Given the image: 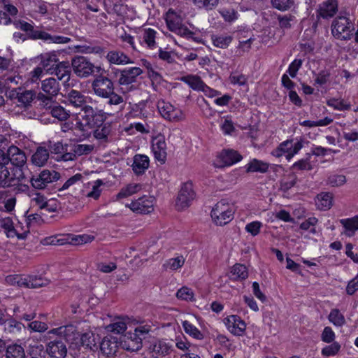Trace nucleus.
<instances>
[{"label": "nucleus", "mask_w": 358, "mask_h": 358, "mask_svg": "<svg viewBox=\"0 0 358 358\" xmlns=\"http://www.w3.org/2000/svg\"><path fill=\"white\" fill-rule=\"evenodd\" d=\"M106 59L110 64L124 65L134 63L133 61L124 52L112 50L108 52Z\"/></svg>", "instance_id": "nucleus-29"}, {"label": "nucleus", "mask_w": 358, "mask_h": 358, "mask_svg": "<svg viewBox=\"0 0 358 358\" xmlns=\"http://www.w3.org/2000/svg\"><path fill=\"white\" fill-rule=\"evenodd\" d=\"M338 11L337 0H327L319 5L317 14L320 17L325 19L330 18L335 15Z\"/></svg>", "instance_id": "nucleus-24"}, {"label": "nucleus", "mask_w": 358, "mask_h": 358, "mask_svg": "<svg viewBox=\"0 0 358 358\" xmlns=\"http://www.w3.org/2000/svg\"><path fill=\"white\" fill-rule=\"evenodd\" d=\"M268 168V163L257 159H252L245 165L247 172L266 173Z\"/></svg>", "instance_id": "nucleus-38"}, {"label": "nucleus", "mask_w": 358, "mask_h": 358, "mask_svg": "<svg viewBox=\"0 0 358 358\" xmlns=\"http://www.w3.org/2000/svg\"><path fill=\"white\" fill-rule=\"evenodd\" d=\"M336 334L331 327H326L321 334V340L327 343H331L334 341Z\"/></svg>", "instance_id": "nucleus-62"}, {"label": "nucleus", "mask_w": 358, "mask_h": 358, "mask_svg": "<svg viewBox=\"0 0 358 358\" xmlns=\"http://www.w3.org/2000/svg\"><path fill=\"white\" fill-rule=\"evenodd\" d=\"M293 0H271L272 6L280 10H286L293 4Z\"/></svg>", "instance_id": "nucleus-64"}, {"label": "nucleus", "mask_w": 358, "mask_h": 358, "mask_svg": "<svg viewBox=\"0 0 358 358\" xmlns=\"http://www.w3.org/2000/svg\"><path fill=\"white\" fill-rule=\"evenodd\" d=\"M263 224L259 221H253L245 225V230L252 236H256L260 233Z\"/></svg>", "instance_id": "nucleus-57"}, {"label": "nucleus", "mask_w": 358, "mask_h": 358, "mask_svg": "<svg viewBox=\"0 0 358 358\" xmlns=\"http://www.w3.org/2000/svg\"><path fill=\"white\" fill-rule=\"evenodd\" d=\"M142 189V185L138 183H129L122 187L116 195V200H120L138 193Z\"/></svg>", "instance_id": "nucleus-34"}, {"label": "nucleus", "mask_w": 358, "mask_h": 358, "mask_svg": "<svg viewBox=\"0 0 358 358\" xmlns=\"http://www.w3.org/2000/svg\"><path fill=\"white\" fill-rule=\"evenodd\" d=\"M49 158V152L47 149L39 147L31 157L32 163L36 166H44Z\"/></svg>", "instance_id": "nucleus-37"}, {"label": "nucleus", "mask_w": 358, "mask_h": 358, "mask_svg": "<svg viewBox=\"0 0 358 358\" xmlns=\"http://www.w3.org/2000/svg\"><path fill=\"white\" fill-rule=\"evenodd\" d=\"M194 199V192L191 182H186L181 187L178 193L176 206L178 210H182L189 206Z\"/></svg>", "instance_id": "nucleus-15"}, {"label": "nucleus", "mask_w": 358, "mask_h": 358, "mask_svg": "<svg viewBox=\"0 0 358 358\" xmlns=\"http://www.w3.org/2000/svg\"><path fill=\"white\" fill-rule=\"evenodd\" d=\"M180 80L194 90L201 91L205 85L200 77L195 75H187L182 77Z\"/></svg>", "instance_id": "nucleus-43"}, {"label": "nucleus", "mask_w": 358, "mask_h": 358, "mask_svg": "<svg viewBox=\"0 0 358 358\" xmlns=\"http://www.w3.org/2000/svg\"><path fill=\"white\" fill-rule=\"evenodd\" d=\"M92 90L96 95L102 98H108L114 90L113 83L106 76H98L92 83Z\"/></svg>", "instance_id": "nucleus-14"}, {"label": "nucleus", "mask_w": 358, "mask_h": 358, "mask_svg": "<svg viewBox=\"0 0 358 358\" xmlns=\"http://www.w3.org/2000/svg\"><path fill=\"white\" fill-rule=\"evenodd\" d=\"M52 71L58 80H64V82L69 81L71 74L69 62H59L53 68Z\"/></svg>", "instance_id": "nucleus-31"}, {"label": "nucleus", "mask_w": 358, "mask_h": 358, "mask_svg": "<svg viewBox=\"0 0 358 358\" xmlns=\"http://www.w3.org/2000/svg\"><path fill=\"white\" fill-rule=\"evenodd\" d=\"M99 116L101 117V121H103L106 117V113L102 110H96L92 106L90 105L85 106L81 108V111L79 113L78 120L80 121V127L84 130V127H92L94 123V117Z\"/></svg>", "instance_id": "nucleus-12"}, {"label": "nucleus", "mask_w": 358, "mask_h": 358, "mask_svg": "<svg viewBox=\"0 0 358 358\" xmlns=\"http://www.w3.org/2000/svg\"><path fill=\"white\" fill-rule=\"evenodd\" d=\"M65 102L75 108H83L92 103V99L83 94L80 92L71 90L65 95Z\"/></svg>", "instance_id": "nucleus-19"}, {"label": "nucleus", "mask_w": 358, "mask_h": 358, "mask_svg": "<svg viewBox=\"0 0 358 358\" xmlns=\"http://www.w3.org/2000/svg\"><path fill=\"white\" fill-rule=\"evenodd\" d=\"M343 227V234L348 237H352L358 230V215L350 218H345L339 220Z\"/></svg>", "instance_id": "nucleus-27"}, {"label": "nucleus", "mask_w": 358, "mask_h": 358, "mask_svg": "<svg viewBox=\"0 0 358 358\" xmlns=\"http://www.w3.org/2000/svg\"><path fill=\"white\" fill-rule=\"evenodd\" d=\"M227 330L235 336H242L246 330V324L239 316L231 315L224 319Z\"/></svg>", "instance_id": "nucleus-16"}, {"label": "nucleus", "mask_w": 358, "mask_h": 358, "mask_svg": "<svg viewBox=\"0 0 358 358\" xmlns=\"http://www.w3.org/2000/svg\"><path fill=\"white\" fill-rule=\"evenodd\" d=\"M59 51H50L41 54L37 57L40 61V66L35 67L29 74L27 83H36L43 76L44 71L47 74L53 75V68L59 62Z\"/></svg>", "instance_id": "nucleus-1"}, {"label": "nucleus", "mask_w": 358, "mask_h": 358, "mask_svg": "<svg viewBox=\"0 0 358 358\" xmlns=\"http://www.w3.org/2000/svg\"><path fill=\"white\" fill-rule=\"evenodd\" d=\"M49 284V280L36 275H28L24 279V287L29 288H38Z\"/></svg>", "instance_id": "nucleus-33"}, {"label": "nucleus", "mask_w": 358, "mask_h": 358, "mask_svg": "<svg viewBox=\"0 0 358 358\" xmlns=\"http://www.w3.org/2000/svg\"><path fill=\"white\" fill-rule=\"evenodd\" d=\"M78 52L83 54H101L103 50L100 46L79 45L77 47Z\"/></svg>", "instance_id": "nucleus-61"}, {"label": "nucleus", "mask_w": 358, "mask_h": 358, "mask_svg": "<svg viewBox=\"0 0 358 358\" xmlns=\"http://www.w3.org/2000/svg\"><path fill=\"white\" fill-rule=\"evenodd\" d=\"M73 73L80 78H88L94 73H100L103 69L101 66H96L86 57L76 56L71 61Z\"/></svg>", "instance_id": "nucleus-5"}, {"label": "nucleus", "mask_w": 358, "mask_h": 358, "mask_svg": "<svg viewBox=\"0 0 358 358\" xmlns=\"http://www.w3.org/2000/svg\"><path fill=\"white\" fill-rule=\"evenodd\" d=\"M127 329V322L124 318H118L113 323L106 327V330L108 332H111L115 334H122Z\"/></svg>", "instance_id": "nucleus-42"}, {"label": "nucleus", "mask_w": 358, "mask_h": 358, "mask_svg": "<svg viewBox=\"0 0 358 358\" xmlns=\"http://www.w3.org/2000/svg\"><path fill=\"white\" fill-rule=\"evenodd\" d=\"M157 108L162 117L170 122H178L185 119L184 111L169 102L164 100L157 102Z\"/></svg>", "instance_id": "nucleus-9"}, {"label": "nucleus", "mask_w": 358, "mask_h": 358, "mask_svg": "<svg viewBox=\"0 0 358 358\" xmlns=\"http://www.w3.org/2000/svg\"><path fill=\"white\" fill-rule=\"evenodd\" d=\"M232 278L234 280H245L248 276V269L245 266L236 264L233 266L231 270Z\"/></svg>", "instance_id": "nucleus-46"}, {"label": "nucleus", "mask_w": 358, "mask_h": 358, "mask_svg": "<svg viewBox=\"0 0 358 358\" xmlns=\"http://www.w3.org/2000/svg\"><path fill=\"white\" fill-rule=\"evenodd\" d=\"M181 323L185 332L189 336L199 341L204 338V334L190 322L187 320H183Z\"/></svg>", "instance_id": "nucleus-39"}, {"label": "nucleus", "mask_w": 358, "mask_h": 358, "mask_svg": "<svg viewBox=\"0 0 358 358\" xmlns=\"http://www.w3.org/2000/svg\"><path fill=\"white\" fill-rule=\"evenodd\" d=\"M6 358H22V347L15 343L8 345L6 352Z\"/></svg>", "instance_id": "nucleus-52"}, {"label": "nucleus", "mask_w": 358, "mask_h": 358, "mask_svg": "<svg viewBox=\"0 0 358 358\" xmlns=\"http://www.w3.org/2000/svg\"><path fill=\"white\" fill-rule=\"evenodd\" d=\"M152 357L155 358H160L170 353L171 351V346L165 341H157L155 342L150 347Z\"/></svg>", "instance_id": "nucleus-32"}, {"label": "nucleus", "mask_w": 358, "mask_h": 358, "mask_svg": "<svg viewBox=\"0 0 358 358\" xmlns=\"http://www.w3.org/2000/svg\"><path fill=\"white\" fill-rule=\"evenodd\" d=\"M185 262V258L182 255H178L165 262L163 267L166 270L177 271L182 268Z\"/></svg>", "instance_id": "nucleus-44"}, {"label": "nucleus", "mask_w": 358, "mask_h": 358, "mask_svg": "<svg viewBox=\"0 0 358 358\" xmlns=\"http://www.w3.org/2000/svg\"><path fill=\"white\" fill-rule=\"evenodd\" d=\"M157 31L151 28L142 29L138 32V40L140 43L151 50L157 48L155 41Z\"/></svg>", "instance_id": "nucleus-22"}, {"label": "nucleus", "mask_w": 358, "mask_h": 358, "mask_svg": "<svg viewBox=\"0 0 358 358\" xmlns=\"http://www.w3.org/2000/svg\"><path fill=\"white\" fill-rule=\"evenodd\" d=\"M60 178L59 173L54 170L45 169L38 176L31 179V184L35 189H45L48 184L57 181Z\"/></svg>", "instance_id": "nucleus-13"}, {"label": "nucleus", "mask_w": 358, "mask_h": 358, "mask_svg": "<svg viewBox=\"0 0 358 358\" xmlns=\"http://www.w3.org/2000/svg\"><path fill=\"white\" fill-rule=\"evenodd\" d=\"M21 87L13 89L8 92V98L13 101V103L20 106L22 104V92H20Z\"/></svg>", "instance_id": "nucleus-59"}, {"label": "nucleus", "mask_w": 358, "mask_h": 358, "mask_svg": "<svg viewBox=\"0 0 358 358\" xmlns=\"http://www.w3.org/2000/svg\"><path fill=\"white\" fill-rule=\"evenodd\" d=\"M48 334H52L62 336L69 342L75 343L76 345L78 344L77 340L78 339L79 333L78 332L77 329L74 325L69 324L59 327L58 328L50 330L48 331Z\"/></svg>", "instance_id": "nucleus-21"}, {"label": "nucleus", "mask_w": 358, "mask_h": 358, "mask_svg": "<svg viewBox=\"0 0 358 358\" xmlns=\"http://www.w3.org/2000/svg\"><path fill=\"white\" fill-rule=\"evenodd\" d=\"M127 338L131 343V344L127 348V350L135 351L139 350L141 348L142 341L140 336L135 332V331L134 332H129L127 334Z\"/></svg>", "instance_id": "nucleus-50"}, {"label": "nucleus", "mask_w": 358, "mask_h": 358, "mask_svg": "<svg viewBox=\"0 0 358 358\" xmlns=\"http://www.w3.org/2000/svg\"><path fill=\"white\" fill-rule=\"evenodd\" d=\"M27 196L31 208H36V211L45 209L48 212H55L59 207V203L55 199L48 200L43 194L36 190L29 191Z\"/></svg>", "instance_id": "nucleus-6"}, {"label": "nucleus", "mask_w": 358, "mask_h": 358, "mask_svg": "<svg viewBox=\"0 0 358 358\" xmlns=\"http://www.w3.org/2000/svg\"><path fill=\"white\" fill-rule=\"evenodd\" d=\"M104 182L101 179H97L89 183V185L92 186L91 189L89 191H84L83 196L86 198L97 200L100 197L102 192L101 187L104 185Z\"/></svg>", "instance_id": "nucleus-35"}, {"label": "nucleus", "mask_w": 358, "mask_h": 358, "mask_svg": "<svg viewBox=\"0 0 358 358\" xmlns=\"http://www.w3.org/2000/svg\"><path fill=\"white\" fill-rule=\"evenodd\" d=\"M45 107L50 110V113L52 117L60 121L66 120L69 117V111L61 106L55 105L52 106L51 103H50L48 106Z\"/></svg>", "instance_id": "nucleus-45"}, {"label": "nucleus", "mask_w": 358, "mask_h": 358, "mask_svg": "<svg viewBox=\"0 0 358 358\" xmlns=\"http://www.w3.org/2000/svg\"><path fill=\"white\" fill-rule=\"evenodd\" d=\"M328 319L336 327H342L345 323L344 315L337 308L331 310Z\"/></svg>", "instance_id": "nucleus-48"}, {"label": "nucleus", "mask_w": 358, "mask_h": 358, "mask_svg": "<svg viewBox=\"0 0 358 358\" xmlns=\"http://www.w3.org/2000/svg\"><path fill=\"white\" fill-rule=\"evenodd\" d=\"M149 157L144 155H136L133 159L132 170L134 172L140 175L143 173L149 167Z\"/></svg>", "instance_id": "nucleus-28"}, {"label": "nucleus", "mask_w": 358, "mask_h": 358, "mask_svg": "<svg viewBox=\"0 0 358 358\" xmlns=\"http://www.w3.org/2000/svg\"><path fill=\"white\" fill-rule=\"evenodd\" d=\"M229 80L231 85L238 86L245 85L248 81V78L245 75L238 73H231Z\"/></svg>", "instance_id": "nucleus-58"}, {"label": "nucleus", "mask_w": 358, "mask_h": 358, "mask_svg": "<svg viewBox=\"0 0 358 358\" xmlns=\"http://www.w3.org/2000/svg\"><path fill=\"white\" fill-rule=\"evenodd\" d=\"M317 223V219L315 217H311L303 221L300 224V228L304 231H310V233L315 234L317 231L315 228Z\"/></svg>", "instance_id": "nucleus-56"}, {"label": "nucleus", "mask_w": 358, "mask_h": 358, "mask_svg": "<svg viewBox=\"0 0 358 358\" xmlns=\"http://www.w3.org/2000/svg\"><path fill=\"white\" fill-rule=\"evenodd\" d=\"M155 199L150 195H143L125 205L131 211L138 214H149L154 210Z\"/></svg>", "instance_id": "nucleus-11"}, {"label": "nucleus", "mask_w": 358, "mask_h": 358, "mask_svg": "<svg viewBox=\"0 0 358 358\" xmlns=\"http://www.w3.org/2000/svg\"><path fill=\"white\" fill-rule=\"evenodd\" d=\"M306 141L302 137L288 138L281 142L271 154L272 156L280 158L282 156L289 162L303 148Z\"/></svg>", "instance_id": "nucleus-2"}, {"label": "nucleus", "mask_w": 358, "mask_h": 358, "mask_svg": "<svg viewBox=\"0 0 358 358\" xmlns=\"http://www.w3.org/2000/svg\"><path fill=\"white\" fill-rule=\"evenodd\" d=\"M346 177L343 174L332 173L327 178V184L331 187H340L345 184Z\"/></svg>", "instance_id": "nucleus-54"}, {"label": "nucleus", "mask_w": 358, "mask_h": 358, "mask_svg": "<svg viewBox=\"0 0 358 358\" xmlns=\"http://www.w3.org/2000/svg\"><path fill=\"white\" fill-rule=\"evenodd\" d=\"M165 20L168 28L173 32L185 35L187 29L182 27V18L174 10L169 9L165 15Z\"/></svg>", "instance_id": "nucleus-18"}, {"label": "nucleus", "mask_w": 358, "mask_h": 358, "mask_svg": "<svg viewBox=\"0 0 358 358\" xmlns=\"http://www.w3.org/2000/svg\"><path fill=\"white\" fill-rule=\"evenodd\" d=\"M176 297L184 301H194V294L191 288L184 286L177 291Z\"/></svg>", "instance_id": "nucleus-55"}, {"label": "nucleus", "mask_w": 358, "mask_h": 358, "mask_svg": "<svg viewBox=\"0 0 358 358\" xmlns=\"http://www.w3.org/2000/svg\"><path fill=\"white\" fill-rule=\"evenodd\" d=\"M333 203V196L330 193H321L317 196L316 205L322 210H329Z\"/></svg>", "instance_id": "nucleus-41"}, {"label": "nucleus", "mask_w": 358, "mask_h": 358, "mask_svg": "<svg viewBox=\"0 0 358 358\" xmlns=\"http://www.w3.org/2000/svg\"><path fill=\"white\" fill-rule=\"evenodd\" d=\"M297 181V176L294 173L285 176L280 181V188L284 191H287L293 187Z\"/></svg>", "instance_id": "nucleus-53"}, {"label": "nucleus", "mask_w": 358, "mask_h": 358, "mask_svg": "<svg viewBox=\"0 0 358 358\" xmlns=\"http://www.w3.org/2000/svg\"><path fill=\"white\" fill-rule=\"evenodd\" d=\"M152 150L156 160L159 162L161 164L165 163L167 152L166 143L164 136L159 135L153 138Z\"/></svg>", "instance_id": "nucleus-20"}, {"label": "nucleus", "mask_w": 358, "mask_h": 358, "mask_svg": "<svg viewBox=\"0 0 358 358\" xmlns=\"http://www.w3.org/2000/svg\"><path fill=\"white\" fill-rule=\"evenodd\" d=\"M118 348L117 338L111 336H107L103 338L101 343V350L108 356L113 355L116 353Z\"/></svg>", "instance_id": "nucleus-30"}, {"label": "nucleus", "mask_w": 358, "mask_h": 358, "mask_svg": "<svg viewBox=\"0 0 358 358\" xmlns=\"http://www.w3.org/2000/svg\"><path fill=\"white\" fill-rule=\"evenodd\" d=\"M22 179V155L11 158V164L0 169V187L9 186L11 182Z\"/></svg>", "instance_id": "nucleus-3"}, {"label": "nucleus", "mask_w": 358, "mask_h": 358, "mask_svg": "<svg viewBox=\"0 0 358 358\" xmlns=\"http://www.w3.org/2000/svg\"><path fill=\"white\" fill-rule=\"evenodd\" d=\"M341 345L338 342L334 341L330 345H326L321 350V354L324 357L336 355L341 350Z\"/></svg>", "instance_id": "nucleus-51"}, {"label": "nucleus", "mask_w": 358, "mask_h": 358, "mask_svg": "<svg viewBox=\"0 0 358 358\" xmlns=\"http://www.w3.org/2000/svg\"><path fill=\"white\" fill-rule=\"evenodd\" d=\"M234 213V204L225 199H222L214 206L210 216L216 225L223 226L233 220Z\"/></svg>", "instance_id": "nucleus-4"}, {"label": "nucleus", "mask_w": 358, "mask_h": 358, "mask_svg": "<svg viewBox=\"0 0 358 358\" xmlns=\"http://www.w3.org/2000/svg\"><path fill=\"white\" fill-rule=\"evenodd\" d=\"M78 342V345H81L83 346L90 347L92 345H95L96 341L94 335L92 331L88 330L87 331L81 334H79L78 339L77 340Z\"/></svg>", "instance_id": "nucleus-47"}, {"label": "nucleus", "mask_w": 358, "mask_h": 358, "mask_svg": "<svg viewBox=\"0 0 358 358\" xmlns=\"http://www.w3.org/2000/svg\"><path fill=\"white\" fill-rule=\"evenodd\" d=\"M94 149V146L90 144H77L73 146L72 151L75 152L76 156L87 155Z\"/></svg>", "instance_id": "nucleus-60"}, {"label": "nucleus", "mask_w": 358, "mask_h": 358, "mask_svg": "<svg viewBox=\"0 0 358 358\" xmlns=\"http://www.w3.org/2000/svg\"><path fill=\"white\" fill-rule=\"evenodd\" d=\"M111 133V127L105 124L98 127L94 131V136L101 143H106L109 141Z\"/></svg>", "instance_id": "nucleus-40"}, {"label": "nucleus", "mask_w": 358, "mask_h": 358, "mask_svg": "<svg viewBox=\"0 0 358 358\" xmlns=\"http://www.w3.org/2000/svg\"><path fill=\"white\" fill-rule=\"evenodd\" d=\"M327 104L333 108L335 110H349L350 108V104L345 102L342 99H335L331 98L327 101Z\"/></svg>", "instance_id": "nucleus-49"}, {"label": "nucleus", "mask_w": 358, "mask_h": 358, "mask_svg": "<svg viewBox=\"0 0 358 358\" xmlns=\"http://www.w3.org/2000/svg\"><path fill=\"white\" fill-rule=\"evenodd\" d=\"M24 31L27 36L33 39H41L48 43L64 44L71 41V38L62 36H52L50 34L38 29H34L33 27L27 22H24Z\"/></svg>", "instance_id": "nucleus-8"}, {"label": "nucleus", "mask_w": 358, "mask_h": 358, "mask_svg": "<svg viewBox=\"0 0 358 358\" xmlns=\"http://www.w3.org/2000/svg\"><path fill=\"white\" fill-rule=\"evenodd\" d=\"M220 129L224 135H231L235 131V127L231 120L226 118L220 124Z\"/></svg>", "instance_id": "nucleus-63"}, {"label": "nucleus", "mask_w": 358, "mask_h": 358, "mask_svg": "<svg viewBox=\"0 0 358 358\" xmlns=\"http://www.w3.org/2000/svg\"><path fill=\"white\" fill-rule=\"evenodd\" d=\"M46 351L51 358H65L67 348L63 341L55 340L48 344Z\"/></svg>", "instance_id": "nucleus-23"}, {"label": "nucleus", "mask_w": 358, "mask_h": 358, "mask_svg": "<svg viewBox=\"0 0 358 358\" xmlns=\"http://www.w3.org/2000/svg\"><path fill=\"white\" fill-rule=\"evenodd\" d=\"M20 155H22L21 150L16 146L12 145L9 147L6 152L0 149V169H3L8 165L11 164V158H16Z\"/></svg>", "instance_id": "nucleus-26"}, {"label": "nucleus", "mask_w": 358, "mask_h": 358, "mask_svg": "<svg viewBox=\"0 0 358 358\" xmlns=\"http://www.w3.org/2000/svg\"><path fill=\"white\" fill-rule=\"evenodd\" d=\"M352 24L346 17H338L334 20L331 24L333 36L341 40L350 39L353 31Z\"/></svg>", "instance_id": "nucleus-10"}, {"label": "nucleus", "mask_w": 358, "mask_h": 358, "mask_svg": "<svg viewBox=\"0 0 358 358\" xmlns=\"http://www.w3.org/2000/svg\"><path fill=\"white\" fill-rule=\"evenodd\" d=\"M142 73L143 70L139 67L125 68L120 71L118 80L125 84H134Z\"/></svg>", "instance_id": "nucleus-25"}, {"label": "nucleus", "mask_w": 358, "mask_h": 358, "mask_svg": "<svg viewBox=\"0 0 358 358\" xmlns=\"http://www.w3.org/2000/svg\"><path fill=\"white\" fill-rule=\"evenodd\" d=\"M41 90L43 93L38 94V99L41 101L43 106H48L52 103V99L59 92V84L54 78H48L41 81Z\"/></svg>", "instance_id": "nucleus-7"}, {"label": "nucleus", "mask_w": 358, "mask_h": 358, "mask_svg": "<svg viewBox=\"0 0 358 358\" xmlns=\"http://www.w3.org/2000/svg\"><path fill=\"white\" fill-rule=\"evenodd\" d=\"M210 39L215 47L221 49H226L231 43L233 37L227 34H213Z\"/></svg>", "instance_id": "nucleus-36"}, {"label": "nucleus", "mask_w": 358, "mask_h": 358, "mask_svg": "<svg viewBox=\"0 0 358 358\" xmlns=\"http://www.w3.org/2000/svg\"><path fill=\"white\" fill-rule=\"evenodd\" d=\"M242 159L241 155L234 150H224L222 151L214 162L216 167H224L231 166Z\"/></svg>", "instance_id": "nucleus-17"}]
</instances>
